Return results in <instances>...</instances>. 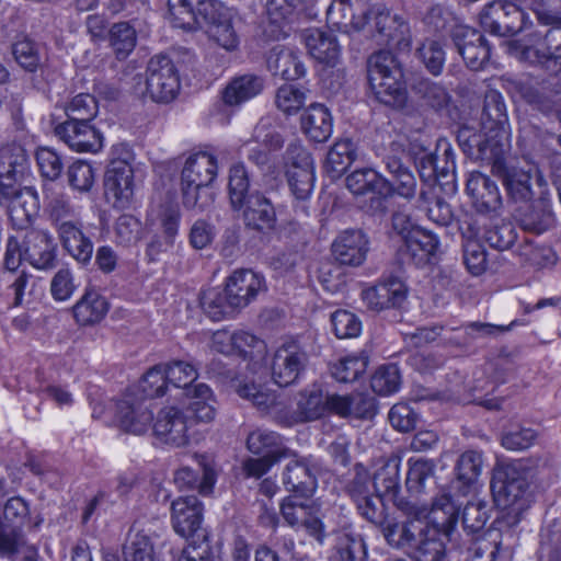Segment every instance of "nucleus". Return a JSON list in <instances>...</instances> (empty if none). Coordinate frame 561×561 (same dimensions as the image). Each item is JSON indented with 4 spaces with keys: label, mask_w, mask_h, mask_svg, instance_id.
<instances>
[{
    "label": "nucleus",
    "mask_w": 561,
    "mask_h": 561,
    "mask_svg": "<svg viewBox=\"0 0 561 561\" xmlns=\"http://www.w3.org/2000/svg\"><path fill=\"white\" fill-rule=\"evenodd\" d=\"M440 510L450 519L455 515V505L449 496H442L433 503L431 510L424 505L407 504L400 513L387 516L380 524V531L387 545L393 549L404 551L407 554L416 540L436 520L432 515Z\"/></svg>",
    "instance_id": "nucleus-1"
},
{
    "label": "nucleus",
    "mask_w": 561,
    "mask_h": 561,
    "mask_svg": "<svg viewBox=\"0 0 561 561\" xmlns=\"http://www.w3.org/2000/svg\"><path fill=\"white\" fill-rule=\"evenodd\" d=\"M368 83L376 99L381 103L402 107L408 99L402 69L393 54L379 50L367 61Z\"/></svg>",
    "instance_id": "nucleus-2"
},
{
    "label": "nucleus",
    "mask_w": 561,
    "mask_h": 561,
    "mask_svg": "<svg viewBox=\"0 0 561 561\" xmlns=\"http://www.w3.org/2000/svg\"><path fill=\"white\" fill-rule=\"evenodd\" d=\"M218 165L214 154L199 151L191 154L182 171L183 205L187 209L203 210L213 201L205 190L217 176Z\"/></svg>",
    "instance_id": "nucleus-3"
},
{
    "label": "nucleus",
    "mask_w": 561,
    "mask_h": 561,
    "mask_svg": "<svg viewBox=\"0 0 561 561\" xmlns=\"http://www.w3.org/2000/svg\"><path fill=\"white\" fill-rule=\"evenodd\" d=\"M519 462L499 465L494 469L491 490L495 504L507 511V517L514 515L513 524L519 520V514L528 506L526 479Z\"/></svg>",
    "instance_id": "nucleus-4"
},
{
    "label": "nucleus",
    "mask_w": 561,
    "mask_h": 561,
    "mask_svg": "<svg viewBox=\"0 0 561 561\" xmlns=\"http://www.w3.org/2000/svg\"><path fill=\"white\" fill-rule=\"evenodd\" d=\"M362 30L377 45L405 50L411 45L409 25L398 14L376 5L363 16Z\"/></svg>",
    "instance_id": "nucleus-5"
},
{
    "label": "nucleus",
    "mask_w": 561,
    "mask_h": 561,
    "mask_svg": "<svg viewBox=\"0 0 561 561\" xmlns=\"http://www.w3.org/2000/svg\"><path fill=\"white\" fill-rule=\"evenodd\" d=\"M480 158L492 165V172L503 178L508 194L515 201H527L531 197L530 179L535 167L527 170L516 167H506L504 162V147L497 141L486 140L479 146Z\"/></svg>",
    "instance_id": "nucleus-6"
},
{
    "label": "nucleus",
    "mask_w": 561,
    "mask_h": 561,
    "mask_svg": "<svg viewBox=\"0 0 561 561\" xmlns=\"http://www.w3.org/2000/svg\"><path fill=\"white\" fill-rule=\"evenodd\" d=\"M198 13L209 39L227 51H234L239 47L240 39L232 24L231 9L218 0H201Z\"/></svg>",
    "instance_id": "nucleus-7"
},
{
    "label": "nucleus",
    "mask_w": 561,
    "mask_h": 561,
    "mask_svg": "<svg viewBox=\"0 0 561 561\" xmlns=\"http://www.w3.org/2000/svg\"><path fill=\"white\" fill-rule=\"evenodd\" d=\"M528 23L529 15L512 1H492L480 13L481 26L494 35L516 34L525 30Z\"/></svg>",
    "instance_id": "nucleus-8"
},
{
    "label": "nucleus",
    "mask_w": 561,
    "mask_h": 561,
    "mask_svg": "<svg viewBox=\"0 0 561 561\" xmlns=\"http://www.w3.org/2000/svg\"><path fill=\"white\" fill-rule=\"evenodd\" d=\"M115 420L118 426L130 434L141 435L151 428L153 404L141 398L136 390L128 389L115 402Z\"/></svg>",
    "instance_id": "nucleus-9"
},
{
    "label": "nucleus",
    "mask_w": 561,
    "mask_h": 561,
    "mask_svg": "<svg viewBox=\"0 0 561 561\" xmlns=\"http://www.w3.org/2000/svg\"><path fill=\"white\" fill-rule=\"evenodd\" d=\"M285 174L291 193L297 199L310 196L316 181L311 154L298 142L290 144L284 158Z\"/></svg>",
    "instance_id": "nucleus-10"
},
{
    "label": "nucleus",
    "mask_w": 561,
    "mask_h": 561,
    "mask_svg": "<svg viewBox=\"0 0 561 561\" xmlns=\"http://www.w3.org/2000/svg\"><path fill=\"white\" fill-rule=\"evenodd\" d=\"M308 364V354L294 340L279 345L272 362V378L279 387L296 382Z\"/></svg>",
    "instance_id": "nucleus-11"
},
{
    "label": "nucleus",
    "mask_w": 561,
    "mask_h": 561,
    "mask_svg": "<svg viewBox=\"0 0 561 561\" xmlns=\"http://www.w3.org/2000/svg\"><path fill=\"white\" fill-rule=\"evenodd\" d=\"M146 84L147 93L153 101H172L180 89V80L173 62L164 56L152 58L148 66Z\"/></svg>",
    "instance_id": "nucleus-12"
},
{
    "label": "nucleus",
    "mask_w": 561,
    "mask_h": 561,
    "mask_svg": "<svg viewBox=\"0 0 561 561\" xmlns=\"http://www.w3.org/2000/svg\"><path fill=\"white\" fill-rule=\"evenodd\" d=\"M534 44L522 45L518 41L507 43V51L516 58L531 64L561 58V27L550 28L545 36L535 34Z\"/></svg>",
    "instance_id": "nucleus-13"
},
{
    "label": "nucleus",
    "mask_w": 561,
    "mask_h": 561,
    "mask_svg": "<svg viewBox=\"0 0 561 561\" xmlns=\"http://www.w3.org/2000/svg\"><path fill=\"white\" fill-rule=\"evenodd\" d=\"M225 287L238 311L249 306L266 290L262 274L249 268L233 271L225 282Z\"/></svg>",
    "instance_id": "nucleus-14"
},
{
    "label": "nucleus",
    "mask_w": 561,
    "mask_h": 561,
    "mask_svg": "<svg viewBox=\"0 0 561 561\" xmlns=\"http://www.w3.org/2000/svg\"><path fill=\"white\" fill-rule=\"evenodd\" d=\"M90 122L66 121L55 127V135L73 151L95 153L103 147V137Z\"/></svg>",
    "instance_id": "nucleus-15"
},
{
    "label": "nucleus",
    "mask_w": 561,
    "mask_h": 561,
    "mask_svg": "<svg viewBox=\"0 0 561 561\" xmlns=\"http://www.w3.org/2000/svg\"><path fill=\"white\" fill-rule=\"evenodd\" d=\"M346 187L354 195L373 193L371 202L376 206L373 205L371 208L374 211L380 213L386 210L382 198L388 197V194L392 192L390 181L371 168H364L352 172L346 178Z\"/></svg>",
    "instance_id": "nucleus-16"
},
{
    "label": "nucleus",
    "mask_w": 561,
    "mask_h": 561,
    "mask_svg": "<svg viewBox=\"0 0 561 561\" xmlns=\"http://www.w3.org/2000/svg\"><path fill=\"white\" fill-rule=\"evenodd\" d=\"M408 288L396 277L388 278L362 291V300L366 307L376 312L401 307L405 301Z\"/></svg>",
    "instance_id": "nucleus-17"
},
{
    "label": "nucleus",
    "mask_w": 561,
    "mask_h": 561,
    "mask_svg": "<svg viewBox=\"0 0 561 561\" xmlns=\"http://www.w3.org/2000/svg\"><path fill=\"white\" fill-rule=\"evenodd\" d=\"M28 170V159L20 146L5 147L0 150V193L11 196Z\"/></svg>",
    "instance_id": "nucleus-18"
},
{
    "label": "nucleus",
    "mask_w": 561,
    "mask_h": 561,
    "mask_svg": "<svg viewBox=\"0 0 561 561\" xmlns=\"http://www.w3.org/2000/svg\"><path fill=\"white\" fill-rule=\"evenodd\" d=\"M188 421L182 411L174 405L164 407L158 413L157 420L151 428L165 444L175 447L184 446L188 443Z\"/></svg>",
    "instance_id": "nucleus-19"
},
{
    "label": "nucleus",
    "mask_w": 561,
    "mask_h": 561,
    "mask_svg": "<svg viewBox=\"0 0 561 561\" xmlns=\"http://www.w3.org/2000/svg\"><path fill=\"white\" fill-rule=\"evenodd\" d=\"M134 170L124 163L110 164L105 176V194L116 208H127L135 194Z\"/></svg>",
    "instance_id": "nucleus-20"
},
{
    "label": "nucleus",
    "mask_w": 561,
    "mask_h": 561,
    "mask_svg": "<svg viewBox=\"0 0 561 561\" xmlns=\"http://www.w3.org/2000/svg\"><path fill=\"white\" fill-rule=\"evenodd\" d=\"M24 259L37 270H48L54 266L56 243L48 231L39 229L26 230L23 239Z\"/></svg>",
    "instance_id": "nucleus-21"
},
{
    "label": "nucleus",
    "mask_w": 561,
    "mask_h": 561,
    "mask_svg": "<svg viewBox=\"0 0 561 561\" xmlns=\"http://www.w3.org/2000/svg\"><path fill=\"white\" fill-rule=\"evenodd\" d=\"M203 507L194 495L180 496L172 502L171 522L174 531L181 537L193 536L201 527Z\"/></svg>",
    "instance_id": "nucleus-22"
},
{
    "label": "nucleus",
    "mask_w": 561,
    "mask_h": 561,
    "mask_svg": "<svg viewBox=\"0 0 561 561\" xmlns=\"http://www.w3.org/2000/svg\"><path fill=\"white\" fill-rule=\"evenodd\" d=\"M335 259L344 265L358 266L367 256L368 239L360 230H345L335 239L333 245Z\"/></svg>",
    "instance_id": "nucleus-23"
},
{
    "label": "nucleus",
    "mask_w": 561,
    "mask_h": 561,
    "mask_svg": "<svg viewBox=\"0 0 561 561\" xmlns=\"http://www.w3.org/2000/svg\"><path fill=\"white\" fill-rule=\"evenodd\" d=\"M456 45L466 65L472 70L483 69L490 58L485 38L476 30L460 28L456 33Z\"/></svg>",
    "instance_id": "nucleus-24"
},
{
    "label": "nucleus",
    "mask_w": 561,
    "mask_h": 561,
    "mask_svg": "<svg viewBox=\"0 0 561 561\" xmlns=\"http://www.w3.org/2000/svg\"><path fill=\"white\" fill-rule=\"evenodd\" d=\"M302 38L312 58L328 66L336 64L341 55V46L331 31L309 28L305 31Z\"/></svg>",
    "instance_id": "nucleus-25"
},
{
    "label": "nucleus",
    "mask_w": 561,
    "mask_h": 561,
    "mask_svg": "<svg viewBox=\"0 0 561 561\" xmlns=\"http://www.w3.org/2000/svg\"><path fill=\"white\" fill-rule=\"evenodd\" d=\"M4 197L10 199L9 217L12 226L18 230H26L36 217L39 208L36 192L31 187H16L15 193Z\"/></svg>",
    "instance_id": "nucleus-26"
},
{
    "label": "nucleus",
    "mask_w": 561,
    "mask_h": 561,
    "mask_svg": "<svg viewBox=\"0 0 561 561\" xmlns=\"http://www.w3.org/2000/svg\"><path fill=\"white\" fill-rule=\"evenodd\" d=\"M333 413L341 417L367 419L375 413L373 399L362 394H328L327 414Z\"/></svg>",
    "instance_id": "nucleus-27"
},
{
    "label": "nucleus",
    "mask_w": 561,
    "mask_h": 561,
    "mask_svg": "<svg viewBox=\"0 0 561 561\" xmlns=\"http://www.w3.org/2000/svg\"><path fill=\"white\" fill-rule=\"evenodd\" d=\"M265 87L263 77L245 73L232 78L222 91V101L228 106H239L262 93Z\"/></svg>",
    "instance_id": "nucleus-28"
},
{
    "label": "nucleus",
    "mask_w": 561,
    "mask_h": 561,
    "mask_svg": "<svg viewBox=\"0 0 561 561\" xmlns=\"http://www.w3.org/2000/svg\"><path fill=\"white\" fill-rule=\"evenodd\" d=\"M240 210L245 225L250 228L263 231L275 226L276 214L272 203L257 192L247 197Z\"/></svg>",
    "instance_id": "nucleus-29"
},
{
    "label": "nucleus",
    "mask_w": 561,
    "mask_h": 561,
    "mask_svg": "<svg viewBox=\"0 0 561 561\" xmlns=\"http://www.w3.org/2000/svg\"><path fill=\"white\" fill-rule=\"evenodd\" d=\"M467 193L480 211H492L501 205L497 185L479 171L470 173L467 180Z\"/></svg>",
    "instance_id": "nucleus-30"
},
{
    "label": "nucleus",
    "mask_w": 561,
    "mask_h": 561,
    "mask_svg": "<svg viewBox=\"0 0 561 561\" xmlns=\"http://www.w3.org/2000/svg\"><path fill=\"white\" fill-rule=\"evenodd\" d=\"M447 522L449 519L445 517L439 523H432L424 536L419 537L415 547H412L408 554L414 561H444L446 549L440 538L442 529L439 526H444Z\"/></svg>",
    "instance_id": "nucleus-31"
},
{
    "label": "nucleus",
    "mask_w": 561,
    "mask_h": 561,
    "mask_svg": "<svg viewBox=\"0 0 561 561\" xmlns=\"http://www.w3.org/2000/svg\"><path fill=\"white\" fill-rule=\"evenodd\" d=\"M267 68L273 76H278L285 80L299 79L306 72L297 53L282 45H276L271 49L267 57Z\"/></svg>",
    "instance_id": "nucleus-32"
},
{
    "label": "nucleus",
    "mask_w": 561,
    "mask_h": 561,
    "mask_svg": "<svg viewBox=\"0 0 561 561\" xmlns=\"http://www.w3.org/2000/svg\"><path fill=\"white\" fill-rule=\"evenodd\" d=\"M304 134L313 141H325L332 134L333 123L330 111L320 103L306 108L300 118Z\"/></svg>",
    "instance_id": "nucleus-33"
},
{
    "label": "nucleus",
    "mask_w": 561,
    "mask_h": 561,
    "mask_svg": "<svg viewBox=\"0 0 561 561\" xmlns=\"http://www.w3.org/2000/svg\"><path fill=\"white\" fill-rule=\"evenodd\" d=\"M57 232L62 247L73 259L81 263L91 260L93 243L84 236L77 221L60 224Z\"/></svg>",
    "instance_id": "nucleus-34"
},
{
    "label": "nucleus",
    "mask_w": 561,
    "mask_h": 561,
    "mask_svg": "<svg viewBox=\"0 0 561 561\" xmlns=\"http://www.w3.org/2000/svg\"><path fill=\"white\" fill-rule=\"evenodd\" d=\"M199 305L204 313L213 321H221L238 312L226 287H211L202 291Z\"/></svg>",
    "instance_id": "nucleus-35"
},
{
    "label": "nucleus",
    "mask_w": 561,
    "mask_h": 561,
    "mask_svg": "<svg viewBox=\"0 0 561 561\" xmlns=\"http://www.w3.org/2000/svg\"><path fill=\"white\" fill-rule=\"evenodd\" d=\"M187 410L198 422H210L216 415V398L213 390L205 383H195L186 388Z\"/></svg>",
    "instance_id": "nucleus-36"
},
{
    "label": "nucleus",
    "mask_w": 561,
    "mask_h": 561,
    "mask_svg": "<svg viewBox=\"0 0 561 561\" xmlns=\"http://www.w3.org/2000/svg\"><path fill=\"white\" fill-rule=\"evenodd\" d=\"M248 146L249 159L259 165H263L268 161L270 153L283 146V138L274 129L260 123L254 129L253 140L248 142Z\"/></svg>",
    "instance_id": "nucleus-37"
},
{
    "label": "nucleus",
    "mask_w": 561,
    "mask_h": 561,
    "mask_svg": "<svg viewBox=\"0 0 561 561\" xmlns=\"http://www.w3.org/2000/svg\"><path fill=\"white\" fill-rule=\"evenodd\" d=\"M283 483L287 491L300 496H310L317 485L316 478L307 463L302 460H290L283 473Z\"/></svg>",
    "instance_id": "nucleus-38"
},
{
    "label": "nucleus",
    "mask_w": 561,
    "mask_h": 561,
    "mask_svg": "<svg viewBox=\"0 0 561 561\" xmlns=\"http://www.w3.org/2000/svg\"><path fill=\"white\" fill-rule=\"evenodd\" d=\"M108 311L106 299L98 291L90 289L73 306V317L81 325L100 322Z\"/></svg>",
    "instance_id": "nucleus-39"
},
{
    "label": "nucleus",
    "mask_w": 561,
    "mask_h": 561,
    "mask_svg": "<svg viewBox=\"0 0 561 561\" xmlns=\"http://www.w3.org/2000/svg\"><path fill=\"white\" fill-rule=\"evenodd\" d=\"M403 243L407 252L416 264L428 261L431 256L436 254L439 247L438 238L422 227L419 230H413Z\"/></svg>",
    "instance_id": "nucleus-40"
},
{
    "label": "nucleus",
    "mask_w": 561,
    "mask_h": 561,
    "mask_svg": "<svg viewBox=\"0 0 561 561\" xmlns=\"http://www.w3.org/2000/svg\"><path fill=\"white\" fill-rule=\"evenodd\" d=\"M247 448L254 455H277L280 458L289 457L290 450L282 444L280 436L272 431L257 428L247 438Z\"/></svg>",
    "instance_id": "nucleus-41"
},
{
    "label": "nucleus",
    "mask_w": 561,
    "mask_h": 561,
    "mask_svg": "<svg viewBox=\"0 0 561 561\" xmlns=\"http://www.w3.org/2000/svg\"><path fill=\"white\" fill-rule=\"evenodd\" d=\"M296 413L300 421H314L327 415V393L312 387L301 391L297 399Z\"/></svg>",
    "instance_id": "nucleus-42"
},
{
    "label": "nucleus",
    "mask_w": 561,
    "mask_h": 561,
    "mask_svg": "<svg viewBox=\"0 0 561 561\" xmlns=\"http://www.w3.org/2000/svg\"><path fill=\"white\" fill-rule=\"evenodd\" d=\"M304 0H265V11L271 24V36L279 38L286 35L284 25L291 16L294 10Z\"/></svg>",
    "instance_id": "nucleus-43"
},
{
    "label": "nucleus",
    "mask_w": 561,
    "mask_h": 561,
    "mask_svg": "<svg viewBox=\"0 0 561 561\" xmlns=\"http://www.w3.org/2000/svg\"><path fill=\"white\" fill-rule=\"evenodd\" d=\"M169 16L174 27L184 31H195L203 27V18L198 7L193 9L188 0H168Z\"/></svg>",
    "instance_id": "nucleus-44"
},
{
    "label": "nucleus",
    "mask_w": 561,
    "mask_h": 561,
    "mask_svg": "<svg viewBox=\"0 0 561 561\" xmlns=\"http://www.w3.org/2000/svg\"><path fill=\"white\" fill-rule=\"evenodd\" d=\"M386 165L393 178V183L390 182L392 192L388 196L397 194L407 199L413 198L416 192V180L413 173L397 158H389Z\"/></svg>",
    "instance_id": "nucleus-45"
},
{
    "label": "nucleus",
    "mask_w": 561,
    "mask_h": 561,
    "mask_svg": "<svg viewBox=\"0 0 561 561\" xmlns=\"http://www.w3.org/2000/svg\"><path fill=\"white\" fill-rule=\"evenodd\" d=\"M355 145L350 139L336 141L327 154L325 171L333 178L340 176L355 160Z\"/></svg>",
    "instance_id": "nucleus-46"
},
{
    "label": "nucleus",
    "mask_w": 561,
    "mask_h": 561,
    "mask_svg": "<svg viewBox=\"0 0 561 561\" xmlns=\"http://www.w3.org/2000/svg\"><path fill=\"white\" fill-rule=\"evenodd\" d=\"M327 21L342 32H347L350 26L356 31L363 27V16L353 14L351 0H333L327 11Z\"/></svg>",
    "instance_id": "nucleus-47"
},
{
    "label": "nucleus",
    "mask_w": 561,
    "mask_h": 561,
    "mask_svg": "<svg viewBox=\"0 0 561 561\" xmlns=\"http://www.w3.org/2000/svg\"><path fill=\"white\" fill-rule=\"evenodd\" d=\"M373 486L380 497H396L400 489L399 466L387 463L381 467L374 477Z\"/></svg>",
    "instance_id": "nucleus-48"
},
{
    "label": "nucleus",
    "mask_w": 561,
    "mask_h": 561,
    "mask_svg": "<svg viewBox=\"0 0 561 561\" xmlns=\"http://www.w3.org/2000/svg\"><path fill=\"white\" fill-rule=\"evenodd\" d=\"M228 185L231 206L239 210L250 195L248 172L242 163H236L230 168Z\"/></svg>",
    "instance_id": "nucleus-49"
},
{
    "label": "nucleus",
    "mask_w": 561,
    "mask_h": 561,
    "mask_svg": "<svg viewBox=\"0 0 561 561\" xmlns=\"http://www.w3.org/2000/svg\"><path fill=\"white\" fill-rule=\"evenodd\" d=\"M168 387L167 377L162 365H158L149 369L139 383L130 389L136 390V393L142 392L141 398L150 400L156 397H161L165 393Z\"/></svg>",
    "instance_id": "nucleus-50"
},
{
    "label": "nucleus",
    "mask_w": 561,
    "mask_h": 561,
    "mask_svg": "<svg viewBox=\"0 0 561 561\" xmlns=\"http://www.w3.org/2000/svg\"><path fill=\"white\" fill-rule=\"evenodd\" d=\"M368 364V358L364 354L348 355L339 360L333 368V377L341 382H351L362 376Z\"/></svg>",
    "instance_id": "nucleus-51"
},
{
    "label": "nucleus",
    "mask_w": 561,
    "mask_h": 561,
    "mask_svg": "<svg viewBox=\"0 0 561 561\" xmlns=\"http://www.w3.org/2000/svg\"><path fill=\"white\" fill-rule=\"evenodd\" d=\"M236 341H253L249 335V331L236 330L229 331L227 329L217 330L211 334L209 347L213 352L225 355H236Z\"/></svg>",
    "instance_id": "nucleus-52"
},
{
    "label": "nucleus",
    "mask_w": 561,
    "mask_h": 561,
    "mask_svg": "<svg viewBox=\"0 0 561 561\" xmlns=\"http://www.w3.org/2000/svg\"><path fill=\"white\" fill-rule=\"evenodd\" d=\"M136 31L127 22H119L110 31V42L118 58H125L136 46Z\"/></svg>",
    "instance_id": "nucleus-53"
},
{
    "label": "nucleus",
    "mask_w": 561,
    "mask_h": 561,
    "mask_svg": "<svg viewBox=\"0 0 561 561\" xmlns=\"http://www.w3.org/2000/svg\"><path fill=\"white\" fill-rule=\"evenodd\" d=\"M46 209L56 229L60 224L76 221V210L68 198L61 193L50 192L45 196Z\"/></svg>",
    "instance_id": "nucleus-54"
},
{
    "label": "nucleus",
    "mask_w": 561,
    "mask_h": 561,
    "mask_svg": "<svg viewBox=\"0 0 561 561\" xmlns=\"http://www.w3.org/2000/svg\"><path fill=\"white\" fill-rule=\"evenodd\" d=\"M370 386L374 392L380 396H389L398 391L400 387V373L394 364L379 367L371 377Z\"/></svg>",
    "instance_id": "nucleus-55"
},
{
    "label": "nucleus",
    "mask_w": 561,
    "mask_h": 561,
    "mask_svg": "<svg viewBox=\"0 0 561 561\" xmlns=\"http://www.w3.org/2000/svg\"><path fill=\"white\" fill-rule=\"evenodd\" d=\"M275 103L285 115H295L305 105L306 93L296 85L284 84L276 92Z\"/></svg>",
    "instance_id": "nucleus-56"
},
{
    "label": "nucleus",
    "mask_w": 561,
    "mask_h": 561,
    "mask_svg": "<svg viewBox=\"0 0 561 561\" xmlns=\"http://www.w3.org/2000/svg\"><path fill=\"white\" fill-rule=\"evenodd\" d=\"M417 57L425 68L434 76H438L445 65L446 54L442 44L435 39H426L417 48Z\"/></svg>",
    "instance_id": "nucleus-57"
},
{
    "label": "nucleus",
    "mask_w": 561,
    "mask_h": 561,
    "mask_svg": "<svg viewBox=\"0 0 561 561\" xmlns=\"http://www.w3.org/2000/svg\"><path fill=\"white\" fill-rule=\"evenodd\" d=\"M434 463L426 459H411L409 461V471L407 476V488L411 493H421L425 489V483L434 474Z\"/></svg>",
    "instance_id": "nucleus-58"
},
{
    "label": "nucleus",
    "mask_w": 561,
    "mask_h": 561,
    "mask_svg": "<svg viewBox=\"0 0 561 561\" xmlns=\"http://www.w3.org/2000/svg\"><path fill=\"white\" fill-rule=\"evenodd\" d=\"M123 561H154L153 546L150 538L141 533L129 535L124 547Z\"/></svg>",
    "instance_id": "nucleus-59"
},
{
    "label": "nucleus",
    "mask_w": 561,
    "mask_h": 561,
    "mask_svg": "<svg viewBox=\"0 0 561 561\" xmlns=\"http://www.w3.org/2000/svg\"><path fill=\"white\" fill-rule=\"evenodd\" d=\"M237 392L241 398L250 400L259 409H267L275 401V394L265 385L255 381L240 382Z\"/></svg>",
    "instance_id": "nucleus-60"
},
{
    "label": "nucleus",
    "mask_w": 561,
    "mask_h": 561,
    "mask_svg": "<svg viewBox=\"0 0 561 561\" xmlns=\"http://www.w3.org/2000/svg\"><path fill=\"white\" fill-rule=\"evenodd\" d=\"M333 331L339 339H353L360 334L362 322L347 310H337L331 317Z\"/></svg>",
    "instance_id": "nucleus-61"
},
{
    "label": "nucleus",
    "mask_w": 561,
    "mask_h": 561,
    "mask_svg": "<svg viewBox=\"0 0 561 561\" xmlns=\"http://www.w3.org/2000/svg\"><path fill=\"white\" fill-rule=\"evenodd\" d=\"M67 121H91L98 113L94 96L81 93L76 95L66 106Z\"/></svg>",
    "instance_id": "nucleus-62"
},
{
    "label": "nucleus",
    "mask_w": 561,
    "mask_h": 561,
    "mask_svg": "<svg viewBox=\"0 0 561 561\" xmlns=\"http://www.w3.org/2000/svg\"><path fill=\"white\" fill-rule=\"evenodd\" d=\"M68 179L73 190L89 192L95 182V171L89 162L78 160L69 167Z\"/></svg>",
    "instance_id": "nucleus-63"
},
{
    "label": "nucleus",
    "mask_w": 561,
    "mask_h": 561,
    "mask_svg": "<svg viewBox=\"0 0 561 561\" xmlns=\"http://www.w3.org/2000/svg\"><path fill=\"white\" fill-rule=\"evenodd\" d=\"M162 366L167 381L174 387L190 388L188 385L197 378V369L190 363L176 360Z\"/></svg>",
    "instance_id": "nucleus-64"
}]
</instances>
